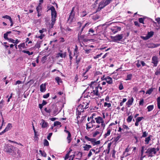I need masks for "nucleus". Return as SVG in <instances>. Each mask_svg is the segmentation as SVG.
<instances>
[{"label":"nucleus","instance_id":"obj_1","mask_svg":"<svg viewBox=\"0 0 160 160\" xmlns=\"http://www.w3.org/2000/svg\"><path fill=\"white\" fill-rule=\"evenodd\" d=\"M88 88L82 94V97L87 99L90 100L93 96H99L100 94L98 89L100 90L102 89V87H100L99 85H97L96 81L92 82Z\"/></svg>","mask_w":160,"mask_h":160},{"label":"nucleus","instance_id":"obj_2","mask_svg":"<svg viewBox=\"0 0 160 160\" xmlns=\"http://www.w3.org/2000/svg\"><path fill=\"white\" fill-rule=\"evenodd\" d=\"M90 100H87V98H84L83 102L78 106L77 109V114L80 115L81 112H84V109H86L89 107Z\"/></svg>","mask_w":160,"mask_h":160},{"label":"nucleus","instance_id":"obj_3","mask_svg":"<svg viewBox=\"0 0 160 160\" xmlns=\"http://www.w3.org/2000/svg\"><path fill=\"white\" fill-rule=\"evenodd\" d=\"M50 10L51 11L52 22L51 28H52L53 25L54 24L56 20V18L57 16V13L55 11V8L53 6H52L50 8Z\"/></svg>","mask_w":160,"mask_h":160},{"label":"nucleus","instance_id":"obj_4","mask_svg":"<svg viewBox=\"0 0 160 160\" xmlns=\"http://www.w3.org/2000/svg\"><path fill=\"white\" fill-rule=\"evenodd\" d=\"M158 151L157 149L154 148H148L147 151L145 152L148 155V157L153 156Z\"/></svg>","mask_w":160,"mask_h":160},{"label":"nucleus","instance_id":"obj_5","mask_svg":"<svg viewBox=\"0 0 160 160\" xmlns=\"http://www.w3.org/2000/svg\"><path fill=\"white\" fill-rule=\"evenodd\" d=\"M94 119L97 123L98 124H101V127L102 128V130H103L105 127V124L103 118L100 116H98L95 118Z\"/></svg>","mask_w":160,"mask_h":160},{"label":"nucleus","instance_id":"obj_6","mask_svg":"<svg viewBox=\"0 0 160 160\" xmlns=\"http://www.w3.org/2000/svg\"><path fill=\"white\" fill-rule=\"evenodd\" d=\"M85 138L87 141H90L93 146L99 144L100 143V141H96L95 138H90L87 136H85Z\"/></svg>","mask_w":160,"mask_h":160},{"label":"nucleus","instance_id":"obj_7","mask_svg":"<svg viewBox=\"0 0 160 160\" xmlns=\"http://www.w3.org/2000/svg\"><path fill=\"white\" fill-rule=\"evenodd\" d=\"M110 3V1L109 0H103L100 2L98 7V10H101L103 8L106 6Z\"/></svg>","mask_w":160,"mask_h":160},{"label":"nucleus","instance_id":"obj_8","mask_svg":"<svg viewBox=\"0 0 160 160\" xmlns=\"http://www.w3.org/2000/svg\"><path fill=\"white\" fill-rule=\"evenodd\" d=\"M123 36L122 34H118L115 36H111V38L113 41L117 42L118 41H121L123 38Z\"/></svg>","mask_w":160,"mask_h":160},{"label":"nucleus","instance_id":"obj_9","mask_svg":"<svg viewBox=\"0 0 160 160\" xmlns=\"http://www.w3.org/2000/svg\"><path fill=\"white\" fill-rule=\"evenodd\" d=\"M74 8L73 7L70 13V14L68 19L69 23L72 22L73 20L75 13L74 12Z\"/></svg>","mask_w":160,"mask_h":160},{"label":"nucleus","instance_id":"obj_10","mask_svg":"<svg viewBox=\"0 0 160 160\" xmlns=\"http://www.w3.org/2000/svg\"><path fill=\"white\" fill-rule=\"evenodd\" d=\"M154 34V32L152 31L148 32L147 35L146 36H141V38L144 40H147L152 36Z\"/></svg>","mask_w":160,"mask_h":160},{"label":"nucleus","instance_id":"obj_11","mask_svg":"<svg viewBox=\"0 0 160 160\" xmlns=\"http://www.w3.org/2000/svg\"><path fill=\"white\" fill-rule=\"evenodd\" d=\"M102 80H105L107 83L109 84H111L112 83V80L111 78L109 76L105 78H101Z\"/></svg>","mask_w":160,"mask_h":160},{"label":"nucleus","instance_id":"obj_12","mask_svg":"<svg viewBox=\"0 0 160 160\" xmlns=\"http://www.w3.org/2000/svg\"><path fill=\"white\" fill-rule=\"evenodd\" d=\"M102 132V131L101 128L97 129L96 131L93 133L92 136L93 137H96L97 135H101Z\"/></svg>","mask_w":160,"mask_h":160},{"label":"nucleus","instance_id":"obj_13","mask_svg":"<svg viewBox=\"0 0 160 160\" xmlns=\"http://www.w3.org/2000/svg\"><path fill=\"white\" fill-rule=\"evenodd\" d=\"M111 30L114 34H115L118 32L119 31H121V28L118 26H116L111 28Z\"/></svg>","mask_w":160,"mask_h":160},{"label":"nucleus","instance_id":"obj_14","mask_svg":"<svg viewBox=\"0 0 160 160\" xmlns=\"http://www.w3.org/2000/svg\"><path fill=\"white\" fill-rule=\"evenodd\" d=\"M64 131L65 132L67 133L68 134V136L67 138V139L68 143H69L71 142L72 139L71 138V134L69 131L67 130H66L65 129Z\"/></svg>","mask_w":160,"mask_h":160},{"label":"nucleus","instance_id":"obj_15","mask_svg":"<svg viewBox=\"0 0 160 160\" xmlns=\"http://www.w3.org/2000/svg\"><path fill=\"white\" fill-rule=\"evenodd\" d=\"M146 150V148L145 146H143L142 147L141 150V158H143L145 157V155H144V151Z\"/></svg>","mask_w":160,"mask_h":160},{"label":"nucleus","instance_id":"obj_16","mask_svg":"<svg viewBox=\"0 0 160 160\" xmlns=\"http://www.w3.org/2000/svg\"><path fill=\"white\" fill-rule=\"evenodd\" d=\"M111 130V129L108 128L107 129V132H106L103 135L104 138H106L108 136H109L110 134Z\"/></svg>","mask_w":160,"mask_h":160},{"label":"nucleus","instance_id":"obj_17","mask_svg":"<svg viewBox=\"0 0 160 160\" xmlns=\"http://www.w3.org/2000/svg\"><path fill=\"white\" fill-rule=\"evenodd\" d=\"M46 83L42 84L40 86V91L42 92H44L46 91Z\"/></svg>","mask_w":160,"mask_h":160},{"label":"nucleus","instance_id":"obj_18","mask_svg":"<svg viewBox=\"0 0 160 160\" xmlns=\"http://www.w3.org/2000/svg\"><path fill=\"white\" fill-rule=\"evenodd\" d=\"M133 101V99L132 97L128 99V101L126 103V105L128 106V107H130V106L132 104Z\"/></svg>","mask_w":160,"mask_h":160},{"label":"nucleus","instance_id":"obj_19","mask_svg":"<svg viewBox=\"0 0 160 160\" xmlns=\"http://www.w3.org/2000/svg\"><path fill=\"white\" fill-rule=\"evenodd\" d=\"M40 124L42 125V128H45L47 126L48 123L43 119H42L41 120Z\"/></svg>","mask_w":160,"mask_h":160},{"label":"nucleus","instance_id":"obj_20","mask_svg":"<svg viewBox=\"0 0 160 160\" xmlns=\"http://www.w3.org/2000/svg\"><path fill=\"white\" fill-rule=\"evenodd\" d=\"M58 108L57 106H54L52 114L54 115H57L58 113Z\"/></svg>","mask_w":160,"mask_h":160},{"label":"nucleus","instance_id":"obj_21","mask_svg":"<svg viewBox=\"0 0 160 160\" xmlns=\"http://www.w3.org/2000/svg\"><path fill=\"white\" fill-rule=\"evenodd\" d=\"M66 56V52H65L63 53H59L57 54V57H61L62 58H65Z\"/></svg>","mask_w":160,"mask_h":160},{"label":"nucleus","instance_id":"obj_22","mask_svg":"<svg viewBox=\"0 0 160 160\" xmlns=\"http://www.w3.org/2000/svg\"><path fill=\"white\" fill-rule=\"evenodd\" d=\"M83 148H84V150L88 151L92 148V146L90 145L86 144L83 147Z\"/></svg>","mask_w":160,"mask_h":160},{"label":"nucleus","instance_id":"obj_23","mask_svg":"<svg viewBox=\"0 0 160 160\" xmlns=\"http://www.w3.org/2000/svg\"><path fill=\"white\" fill-rule=\"evenodd\" d=\"M154 64L155 66H156L158 63L157 58L156 57L154 56L152 58V62Z\"/></svg>","mask_w":160,"mask_h":160},{"label":"nucleus","instance_id":"obj_24","mask_svg":"<svg viewBox=\"0 0 160 160\" xmlns=\"http://www.w3.org/2000/svg\"><path fill=\"white\" fill-rule=\"evenodd\" d=\"M131 154V153H128L127 152H126V151H125L123 152L122 156H121V158H123L124 157H127Z\"/></svg>","mask_w":160,"mask_h":160},{"label":"nucleus","instance_id":"obj_25","mask_svg":"<svg viewBox=\"0 0 160 160\" xmlns=\"http://www.w3.org/2000/svg\"><path fill=\"white\" fill-rule=\"evenodd\" d=\"M102 80L101 82H99V83L98 84H97V85H99L100 87H102V86H105L106 84V81H104V80Z\"/></svg>","mask_w":160,"mask_h":160},{"label":"nucleus","instance_id":"obj_26","mask_svg":"<svg viewBox=\"0 0 160 160\" xmlns=\"http://www.w3.org/2000/svg\"><path fill=\"white\" fill-rule=\"evenodd\" d=\"M42 9V7L41 4H39L38 6L36 8L37 12H41Z\"/></svg>","mask_w":160,"mask_h":160},{"label":"nucleus","instance_id":"obj_27","mask_svg":"<svg viewBox=\"0 0 160 160\" xmlns=\"http://www.w3.org/2000/svg\"><path fill=\"white\" fill-rule=\"evenodd\" d=\"M151 135H149L148 137L146 138L145 140V143L146 144H148L149 141L151 140Z\"/></svg>","mask_w":160,"mask_h":160},{"label":"nucleus","instance_id":"obj_28","mask_svg":"<svg viewBox=\"0 0 160 160\" xmlns=\"http://www.w3.org/2000/svg\"><path fill=\"white\" fill-rule=\"evenodd\" d=\"M93 125L91 122H89L86 124V128L87 129H89L93 127Z\"/></svg>","mask_w":160,"mask_h":160},{"label":"nucleus","instance_id":"obj_29","mask_svg":"<svg viewBox=\"0 0 160 160\" xmlns=\"http://www.w3.org/2000/svg\"><path fill=\"white\" fill-rule=\"evenodd\" d=\"M55 79L58 84H59L60 83L62 82V81L61 78L59 77H56Z\"/></svg>","mask_w":160,"mask_h":160},{"label":"nucleus","instance_id":"obj_30","mask_svg":"<svg viewBox=\"0 0 160 160\" xmlns=\"http://www.w3.org/2000/svg\"><path fill=\"white\" fill-rule=\"evenodd\" d=\"M12 124L11 123H9L7 126L5 128V129L4 130L6 132V131H8V130H9L12 127Z\"/></svg>","mask_w":160,"mask_h":160},{"label":"nucleus","instance_id":"obj_31","mask_svg":"<svg viewBox=\"0 0 160 160\" xmlns=\"http://www.w3.org/2000/svg\"><path fill=\"white\" fill-rule=\"evenodd\" d=\"M154 108V106L153 105H151L148 106L147 108L148 109V112H150Z\"/></svg>","mask_w":160,"mask_h":160},{"label":"nucleus","instance_id":"obj_32","mask_svg":"<svg viewBox=\"0 0 160 160\" xmlns=\"http://www.w3.org/2000/svg\"><path fill=\"white\" fill-rule=\"evenodd\" d=\"M132 149V147H130L129 145H128L126 148L125 149V151L128 153H130V151Z\"/></svg>","mask_w":160,"mask_h":160},{"label":"nucleus","instance_id":"obj_33","mask_svg":"<svg viewBox=\"0 0 160 160\" xmlns=\"http://www.w3.org/2000/svg\"><path fill=\"white\" fill-rule=\"evenodd\" d=\"M78 47L77 45L75 46V48L74 52V55L78 56L77 55L78 53Z\"/></svg>","mask_w":160,"mask_h":160},{"label":"nucleus","instance_id":"obj_34","mask_svg":"<svg viewBox=\"0 0 160 160\" xmlns=\"http://www.w3.org/2000/svg\"><path fill=\"white\" fill-rule=\"evenodd\" d=\"M133 118V116L132 115H130L128 117L127 119V121L128 122H131L132 119Z\"/></svg>","mask_w":160,"mask_h":160},{"label":"nucleus","instance_id":"obj_35","mask_svg":"<svg viewBox=\"0 0 160 160\" xmlns=\"http://www.w3.org/2000/svg\"><path fill=\"white\" fill-rule=\"evenodd\" d=\"M11 33L10 32H8L4 34V38L6 40H8V39H9L8 38V34Z\"/></svg>","mask_w":160,"mask_h":160},{"label":"nucleus","instance_id":"obj_36","mask_svg":"<svg viewBox=\"0 0 160 160\" xmlns=\"http://www.w3.org/2000/svg\"><path fill=\"white\" fill-rule=\"evenodd\" d=\"M22 52L26 53L28 54V55H31L33 54V52H30L28 51H26V50H23Z\"/></svg>","mask_w":160,"mask_h":160},{"label":"nucleus","instance_id":"obj_37","mask_svg":"<svg viewBox=\"0 0 160 160\" xmlns=\"http://www.w3.org/2000/svg\"><path fill=\"white\" fill-rule=\"evenodd\" d=\"M153 89L152 88H151L149 89L148 90H147L146 92V94H150L153 91Z\"/></svg>","mask_w":160,"mask_h":160},{"label":"nucleus","instance_id":"obj_38","mask_svg":"<svg viewBox=\"0 0 160 160\" xmlns=\"http://www.w3.org/2000/svg\"><path fill=\"white\" fill-rule=\"evenodd\" d=\"M18 47L20 48H26L25 46V44L24 43H23L18 45Z\"/></svg>","mask_w":160,"mask_h":160},{"label":"nucleus","instance_id":"obj_39","mask_svg":"<svg viewBox=\"0 0 160 160\" xmlns=\"http://www.w3.org/2000/svg\"><path fill=\"white\" fill-rule=\"evenodd\" d=\"M44 34H41V35L40 36H38V35H37L36 36V37L37 38H39L41 39H42V38H43L44 36H45Z\"/></svg>","mask_w":160,"mask_h":160},{"label":"nucleus","instance_id":"obj_40","mask_svg":"<svg viewBox=\"0 0 160 160\" xmlns=\"http://www.w3.org/2000/svg\"><path fill=\"white\" fill-rule=\"evenodd\" d=\"M61 123L59 121H56L54 122V127L58 125H60Z\"/></svg>","mask_w":160,"mask_h":160},{"label":"nucleus","instance_id":"obj_41","mask_svg":"<svg viewBox=\"0 0 160 160\" xmlns=\"http://www.w3.org/2000/svg\"><path fill=\"white\" fill-rule=\"evenodd\" d=\"M34 139L35 140H37L38 139V135L37 134V132L35 131V130H34Z\"/></svg>","mask_w":160,"mask_h":160},{"label":"nucleus","instance_id":"obj_42","mask_svg":"<svg viewBox=\"0 0 160 160\" xmlns=\"http://www.w3.org/2000/svg\"><path fill=\"white\" fill-rule=\"evenodd\" d=\"M158 106V108L160 109V97H158L157 100Z\"/></svg>","mask_w":160,"mask_h":160},{"label":"nucleus","instance_id":"obj_43","mask_svg":"<svg viewBox=\"0 0 160 160\" xmlns=\"http://www.w3.org/2000/svg\"><path fill=\"white\" fill-rule=\"evenodd\" d=\"M132 77V74H129L127 75V78L126 79V80H130L131 79Z\"/></svg>","mask_w":160,"mask_h":160},{"label":"nucleus","instance_id":"obj_44","mask_svg":"<svg viewBox=\"0 0 160 160\" xmlns=\"http://www.w3.org/2000/svg\"><path fill=\"white\" fill-rule=\"evenodd\" d=\"M76 63L78 64L79 62H80L81 58H78V56H76Z\"/></svg>","mask_w":160,"mask_h":160},{"label":"nucleus","instance_id":"obj_45","mask_svg":"<svg viewBox=\"0 0 160 160\" xmlns=\"http://www.w3.org/2000/svg\"><path fill=\"white\" fill-rule=\"evenodd\" d=\"M121 138V136L120 135H118L117 137L115 138L114 140L115 142H117L119 139Z\"/></svg>","mask_w":160,"mask_h":160},{"label":"nucleus","instance_id":"obj_46","mask_svg":"<svg viewBox=\"0 0 160 160\" xmlns=\"http://www.w3.org/2000/svg\"><path fill=\"white\" fill-rule=\"evenodd\" d=\"M143 119V117H138L136 118V121L139 122L142 121Z\"/></svg>","mask_w":160,"mask_h":160},{"label":"nucleus","instance_id":"obj_47","mask_svg":"<svg viewBox=\"0 0 160 160\" xmlns=\"http://www.w3.org/2000/svg\"><path fill=\"white\" fill-rule=\"evenodd\" d=\"M92 68V66L91 65H89L86 68V71L84 72L83 75H85V73H86L87 72H88V70L90 68Z\"/></svg>","mask_w":160,"mask_h":160},{"label":"nucleus","instance_id":"obj_48","mask_svg":"<svg viewBox=\"0 0 160 160\" xmlns=\"http://www.w3.org/2000/svg\"><path fill=\"white\" fill-rule=\"evenodd\" d=\"M90 24V23L87 22L84 25L82 28V29L81 30V31L82 32L83 30V29L85 27L88 26Z\"/></svg>","mask_w":160,"mask_h":160},{"label":"nucleus","instance_id":"obj_49","mask_svg":"<svg viewBox=\"0 0 160 160\" xmlns=\"http://www.w3.org/2000/svg\"><path fill=\"white\" fill-rule=\"evenodd\" d=\"M39 151L42 156L46 157V154L44 151H42L41 150H39Z\"/></svg>","mask_w":160,"mask_h":160},{"label":"nucleus","instance_id":"obj_50","mask_svg":"<svg viewBox=\"0 0 160 160\" xmlns=\"http://www.w3.org/2000/svg\"><path fill=\"white\" fill-rule=\"evenodd\" d=\"M104 107H107L108 108H109L111 106V104L110 103H107L105 102L104 104Z\"/></svg>","mask_w":160,"mask_h":160},{"label":"nucleus","instance_id":"obj_51","mask_svg":"<svg viewBox=\"0 0 160 160\" xmlns=\"http://www.w3.org/2000/svg\"><path fill=\"white\" fill-rule=\"evenodd\" d=\"M88 32V34L92 35V34L94 32V31L92 28H90Z\"/></svg>","mask_w":160,"mask_h":160},{"label":"nucleus","instance_id":"obj_52","mask_svg":"<svg viewBox=\"0 0 160 160\" xmlns=\"http://www.w3.org/2000/svg\"><path fill=\"white\" fill-rule=\"evenodd\" d=\"M148 134V132H144L142 133V138H144L146 137Z\"/></svg>","mask_w":160,"mask_h":160},{"label":"nucleus","instance_id":"obj_53","mask_svg":"<svg viewBox=\"0 0 160 160\" xmlns=\"http://www.w3.org/2000/svg\"><path fill=\"white\" fill-rule=\"evenodd\" d=\"M2 18H6L7 19H9V20H11V19L10 17L7 15L2 16Z\"/></svg>","mask_w":160,"mask_h":160},{"label":"nucleus","instance_id":"obj_54","mask_svg":"<svg viewBox=\"0 0 160 160\" xmlns=\"http://www.w3.org/2000/svg\"><path fill=\"white\" fill-rule=\"evenodd\" d=\"M44 145L45 146H48L49 145V142L46 139H45L44 140Z\"/></svg>","mask_w":160,"mask_h":160},{"label":"nucleus","instance_id":"obj_55","mask_svg":"<svg viewBox=\"0 0 160 160\" xmlns=\"http://www.w3.org/2000/svg\"><path fill=\"white\" fill-rule=\"evenodd\" d=\"M47 30L46 29L42 28V30H39V32L41 34H42L44 32H46Z\"/></svg>","mask_w":160,"mask_h":160},{"label":"nucleus","instance_id":"obj_56","mask_svg":"<svg viewBox=\"0 0 160 160\" xmlns=\"http://www.w3.org/2000/svg\"><path fill=\"white\" fill-rule=\"evenodd\" d=\"M84 36L83 35H81L80 36V37L79 38V39H82L83 40V41H84V42H86L87 41L86 40V39H83Z\"/></svg>","mask_w":160,"mask_h":160},{"label":"nucleus","instance_id":"obj_57","mask_svg":"<svg viewBox=\"0 0 160 160\" xmlns=\"http://www.w3.org/2000/svg\"><path fill=\"white\" fill-rule=\"evenodd\" d=\"M4 103V101L3 100H2L0 102V108H2L3 106Z\"/></svg>","mask_w":160,"mask_h":160},{"label":"nucleus","instance_id":"obj_58","mask_svg":"<svg viewBox=\"0 0 160 160\" xmlns=\"http://www.w3.org/2000/svg\"><path fill=\"white\" fill-rule=\"evenodd\" d=\"M40 47V44L39 42H37L35 46V48H39Z\"/></svg>","mask_w":160,"mask_h":160},{"label":"nucleus","instance_id":"obj_59","mask_svg":"<svg viewBox=\"0 0 160 160\" xmlns=\"http://www.w3.org/2000/svg\"><path fill=\"white\" fill-rule=\"evenodd\" d=\"M137 62L136 64V66L138 67L139 68L141 66L140 61L139 60H137Z\"/></svg>","mask_w":160,"mask_h":160},{"label":"nucleus","instance_id":"obj_60","mask_svg":"<svg viewBox=\"0 0 160 160\" xmlns=\"http://www.w3.org/2000/svg\"><path fill=\"white\" fill-rule=\"evenodd\" d=\"M45 111L49 113H50L51 112V110L50 109H47V108H45L44 109Z\"/></svg>","mask_w":160,"mask_h":160},{"label":"nucleus","instance_id":"obj_61","mask_svg":"<svg viewBox=\"0 0 160 160\" xmlns=\"http://www.w3.org/2000/svg\"><path fill=\"white\" fill-rule=\"evenodd\" d=\"M139 22L143 24H144V18H139Z\"/></svg>","mask_w":160,"mask_h":160},{"label":"nucleus","instance_id":"obj_62","mask_svg":"<svg viewBox=\"0 0 160 160\" xmlns=\"http://www.w3.org/2000/svg\"><path fill=\"white\" fill-rule=\"evenodd\" d=\"M8 41L10 42H12L13 43H15V40L9 38V39H8Z\"/></svg>","mask_w":160,"mask_h":160},{"label":"nucleus","instance_id":"obj_63","mask_svg":"<svg viewBox=\"0 0 160 160\" xmlns=\"http://www.w3.org/2000/svg\"><path fill=\"white\" fill-rule=\"evenodd\" d=\"M122 128L123 129H126L127 130H128L129 129V128L128 126L125 125H124L122 126Z\"/></svg>","mask_w":160,"mask_h":160},{"label":"nucleus","instance_id":"obj_64","mask_svg":"<svg viewBox=\"0 0 160 160\" xmlns=\"http://www.w3.org/2000/svg\"><path fill=\"white\" fill-rule=\"evenodd\" d=\"M87 14V13L86 11H83L82 14V17H84Z\"/></svg>","mask_w":160,"mask_h":160}]
</instances>
